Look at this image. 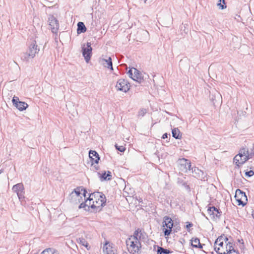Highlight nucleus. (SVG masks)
<instances>
[{"label": "nucleus", "mask_w": 254, "mask_h": 254, "mask_svg": "<svg viewBox=\"0 0 254 254\" xmlns=\"http://www.w3.org/2000/svg\"><path fill=\"white\" fill-rule=\"evenodd\" d=\"M134 70V73L132 79L137 82L138 83H141L143 81V77L142 75V73L136 68H133Z\"/></svg>", "instance_id": "dca6fc26"}, {"label": "nucleus", "mask_w": 254, "mask_h": 254, "mask_svg": "<svg viewBox=\"0 0 254 254\" xmlns=\"http://www.w3.org/2000/svg\"><path fill=\"white\" fill-rule=\"evenodd\" d=\"M157 252V254H169L171 253V252L170 250L161 247H158Z\"/></svg>", "instance_id": "a878e982"}, {"label": "nucleus", "mask_w": 254, "mask_h": 254, "mask_svg": "<svg viewBox=\"0 0 254 254\" xmlns=\"http://www.w3.org/2000/svg\"><path fill=\"white\" fill-rule=\"evenodd\" d=\"M89 157L92 161V164L94 163L98 164L100 160L99 156L96 151L90 150L89 152Z\"/></svg>", "instance_id": "f3484780"}, {"label": "nucleus", "mask_w": 254, "mask_h": 254, "mask_svg": "<svg viewBox=\"0 0 254 254\" xmlns=\"http://www.w3.org/2000/svg\"><path fill=\"white\" fill-rule=\"evenodd\" d=\"M219 2L217 3V5L221 9H223L226 7V5L225 2V0H219Z\"/></svg>", "instance_id": "c85d7f7f"}, {"label": "nucleus", "mask_w": 254, "mask_h": 254, "mask_svg": "<svg viewBox=\"0 0 254 254\" xmlns=\"http://www.w3.org/2000/svg\"><path fill=\"white\" fill-rule=\"evenodd\" d=\"M235 197L238 202V205L245 206L248 201L247 196L245 192L240 189H237L235 192Z\"/></svg>", "instance_id": "0eeeda50"}, {"label": "nucleus", "mask_w": 254, "mask_h": 254, "mask_svg": "<svg viewBox=\"0 0 254 254\" xmlns=\"http://www.w3.org/2000/svg\"><path fill=\"white\" fill-rule=\"evenodd\" d=\"M122 254H128L126 252H124Z\"/></svg>", "instance_id": "de8ad7c7"}, {"label": "nucleus", "mask_w": 254, "mask_h": 254, "mask_svg": "<svg viewBox=\"0 0 254 254\" xmlns=\"http://www.w3.org/2000/svg\"><path fill=\"white\" fill-rule=\"evenodd\" d=\"M53 254L52 253H51V254Z\"/></svg>", "instance_id": "864d4df0"}, {"label": "nucleus", "mask_w": 254, "mask_h": 254, "mask_svg": "<svg viewBox=\"0 0 254 254\" xmlns=\"http://www.w3.org/2000/svg\"><path fill=\"white\" fill-rule=\"evenodd\" d=\"M146 113V109H142L140 110L138 112V116H143Z\"/></svg>", "instance_id": "72a5a7b5"}, {"label": "nucleus", "mask_w": 254, "mask_h": 254, "mask_svg": "<svg viewBox=\"0 0 254 254\" xmlns=\"http://www.w3.org/2000/svg\"><path fill=\"white\" fill-rule=\"evenodd\" d=\"M248 160V158L243 157L240 154H237L234 158L233 162L237 166H240Z\"/></svg>", "instance_id": "2eb2a0df"}, {"label": "nucleus", "mask_w": 254, "mask_h": 254, "mask_svg": "<svg viewBox=\"0 0 254 254\" xmlns=\"http://www.w3.org/2000/svg\"><path fill=\"white\" fill-rule=\"evenodd\" d=\"M94 167H95V169L96 170H98V169H99V166H96V165H95V166H94Z\"/></svg>", "instance_id": "c03bdc74"}, {"label": "nucleus", "mask_w": 254, "mask_h": 254, "mask_svg": "<svg viewBox=\"0 0 254 254\" xmlns=\"http://www.w3.org/2000/svg\"><path fill=\"white\" fill-rule=\"evenodd\" d=\"M86 47L84 45L82 47V55L84 57L85 60L87 63H88L91 59L92 55V48L91 47V44L89 42H87Z\"/></svg>", "instance_id": "9b49d317"}, {"label": "nucleus", "mask_w": 254, "mask_h": 254, "mask_svg": "<svg viewBox=\"0 0 254 254\" xmlns=\"http://www.w3.org/2000/svg\"><path fill=\"white\" fill-rule=\"evenodd\" d=\"M219 96H221V95H219V93H217V97L218 98H219Z\"/></svg>", "instance_id": "49530a36"}, {"label": "nucleus", "mask_w": 254, "mask_h": 254, "mask_svg": "<svg viewBox=\"0 0 254 254\" xmlns=\"http://www.w3.org/2000/svg\"><path fill=\"white\" fill-rule=\"evenodd\" d=\"M128 252L131 254H139L141 244L136 236H131L126 240Z\"/></svg>", "instance_id": "f03ea898"}, {"label": "nucleus", "mask_w": 254, "mask_h": 254, "mask_svg": "<svg viewBox=\"0 0 254 254\" xmlns=\"http://www.w3.org/2000/svg\"><path fill=\"white\" fill-rule=\"evenodd\" d=\"M12 190L13 192L16 193L19 201L22 205L25 202V197L24 196L25 189L22 183H18L12 187Z\"/></svg>", "instance_id": "20e7f679"}, {"label": "nucleus", "mask_w": 254, "mask_h": 254, "mask_svg": "<svg viewBox=\"0 0 254 254\" xmlns=\"http://www.w3.org/2000/svg\"><path fill=\"white\" fill-rule=\"evenodd\" d=\"M226 249V251L220 252V248L217 249L216 247H215V251L218 254H230L232 252H236V250L234 249L233 246V243H231L230 242H229L228 243H227ZM237 253H238V251H237Z\"/></svg>", "instance_id": "ddd939ff"}, {"label": "nucleus", "mask_w": 254, "mask_h": 254, "mask_svg": "<svg viewBox=\"0 0 254 254\" xmlns=\"http://www.w3.org/2000/svg\"><path fill=\"white\" fill-rule=\"evenodd\" d=\"M223 237L222 236H219L216 240V241H215V242L214 243V248L216 247L217 249L218 248L216 247L217 245H218L219 246H220V247L222 248L221 249H220V250L219 251L220 252H222L223 251H224V249H223L224 243H223Z\"/></svg>", "instance_id": "6ab92c4d"}, {"label": "nucleus", "mask_w": 254, "mask_h": 254, "mask_svg": "<svg viewBox=\"0 0 254 254\" xmlns=\"http://www.w3.org/2000/svg\"><path fill=\"white\" fill-rule=\"evenodd\" d=\"M49 26L54 33H57L59 28V21L53 15H49L48 18Z\"/></svg>", "instance_id": "1a4fd4ad"}, {"label": "nucleus", "mask_w": 254, "mask_h": 254, "mask_svg": "<svg viewBox=\"0 0 254 254\" xmlns=\"http://www.w3.org/2000/svg\"><path fill=\"white\" fill-rule=\"evenodd\" d=\"M174 231L175 232H177V230H175V229H174Z\"/></svg>", "instance_id": "3c124183"}, {"label": "nucleus", "mask_w": 254, "mask_h": 254, "mask_svg": "<svg viewBox=\"0 0 254 254\" xmlns=\"http://www.w3.org/2000/svg\"><path fill=\"white\" fill-rule=\"evenodd\" d=\"M172 136L176 139H180L182 137L181 131L178 128H174L172 130Z\"/></svg>", "instance_id": "5701e85b"}, {"label": "nucleus", "mask_w": 254, "mask_h": 254, "mask_svg": "<svg viewBox=\"0 0 254 254\" xmlns=\"http://www.w3.org/2000/svg\"><path fill=\"white\" fill-rule=\"evenodd\" d=\"M88 201L89 202V200H88ZM87 204H88V206H89V205H90V204H89V203H88V202H87Z\"/></svg>", "instance_id": "8fccbe9b"}, {"label": "nucleus", "mask_w": 254, "mask_h": 254, "mask_svg": "<svg viewBox=\"0 0 254 254\" xmlns=\"http://www.w3.org/2000/svg\"><path fill=\"white\" fill-rule=\"evenodd\" d=\"M254 175V172L253 171L251 170L248 172H246L245 173V175L247 177H250L253 176Z\"/></svg>", "instance_id": "f704fd0d"}, {"label": "nucleus", "mask_w": 254, "mask_h": 254, "mask_svg": "<svg viewBox=\"0 0 254 254\" xmlns=\"http://www.w3.org/2000/svg\"><path fill=\"white\" fill-rule=\"evenodd\" d=\"M107 180L109 181L112 179V175L111 172L110 171L107 172V174H106Z\"/></svg>", "instance_id": "c9c22d12"}, {"label": "nucleus", "mask_w": 254, "mask_h": 254, "mask_svg": "<svg viewBox=\"0 0 254 254\" xmlns=\"http://www.w3.org/2000/svg\"><path fill=\"white\" fill-rule=\"evenodd\" d=\"M191 246L193 247L196 248H202V245H201L200 243V240L197 238H193L191 240Z\"/></svg>", "instance_id": "a211bd4d"}, {"label": "nucleus", "mask_w": 254, "mask_h": 254, "mask_svg": "<svg viewBox=\"0 0 254 254\" xmlns=\"http://www.w3.org/2000/svg\"><path fill=\"white\" fill-rule=\"evenodd\" d=\"M81 191H83V193L80 191L79 188H77L70 193V196L71 199L72 200V198L74 197L75 201L77 200L78 201V202H76V203H80L81 202V199H82L81 194L84 196V199H85L86 198V193H87V191L85 189H81Z\"/></svg>", "instance_id": "423d86ee"}, {"label": "nucleus", "mask_w": 254, "mask_h": 254, "mask_svg": "<svg viewBox=\"0 0 254 254\" xmlns=\"http://www.w3.org/2000/svg\"><path fill=\"white\" fill-rule=\"evenodd\" d=\"M144 33H145V34H148V33L147 31H145V32H144Z\"/></svg>", "instance_id": "09e8293b"}, {"label": "nucleus", "mask_w": 254, "mask_h": 254, "mask_svg": "<svg viewBox=\"0 0 254 254\" xmlns=\"http://www.w3.org/2000/svg\"><path fill=\"white\" fill-rule=\"evenodd\" d=\"M240 155H241L243 157L248 158V159H249V153L248 149L246 148H241L239 151V153Z\"/></svg>", "instance_id": "393cba45"}, {"label": "nucleus", "mask_w": 254, "mask_h": 254, "mask_svg": "<svg viewBox=\"0 0 254 254\" xmlns=\"http://www.w3.org/2000/svg\"><path fill=\"white\" fill-rule=\"evenodd\" d=\"M48 251H43L41 254H47Z\"/></svg>", "instance_id": "37998d69"}, {"label": "nucleus", "mask_w": 254, "mask_h": 254, "mask_svg": "<svg viewBox=\"0 0 254 254\" xmlns=\"http://www.w3.org/2000/svg\"><path fill=\"white\" fill-rule=\"evenodd\" d=\"M252 216L254 219V209H253L252 211Z\"/></svg>", "instance_id": "a18cd8bd"}, {"label": "nucleus", "mask_w": 254, "mask_h": 254, "mask_svg": "<svg viewBox=\"0 0 254 254\" xmlns=\"http://www.w3.org/2000/svg\"><path fill=\"white\" fill-rule=\"evenodd\" d=\"M138 235V232L137 231H135L134 234V235L133 236H137Z\"/></svg>", "instance_id": "a19ab883"}, {"label": "nucleus", "mask_w": 254, "mask_h": 254, "mask_svg": "<svg viewBox=\"0 0 254 254\" xmlns=\"http://www.w3.org/2000/svg\"><path fill=\"white\" fill-rule=\"evenodd\" d=\"M186 223H187V225L186 226V228L187 229V231L189 232H190V228L193 226V224L190 222H187Z\"/></svg>", "instance_id": "2f4dec72"}, {"label": "nucleus", "mask_w": 254, "mask_h": 254, "mask_svg": "<svg viewBox=\"0 0 254 254\" xmlns=\"http://www.w3.org/2000/svg\"><path fill=\"white\" fill-rule=\"evenodd\" d=\"M182 185L186 188V190H190V187L187 184V183L184 182L183 183Z\"/></svg>", "instance_id": "e433bc0d"}, {"label": "nucleus", "mask_w": 254, "mask_h": 254, "mask_svg": "<svg viewBox=\"0 0 254 254\" xmlns=\"http://www.w3.org/2000/svg\"><path fill=\"white\" fill-rule=\"evenodd\" d=\"M208 214L212 218H220L222 212L215 206L208 207L207 209Z\"/></svg>", "instance_id": "4468645a"}, {"label": "nucleus", "mask_w": 254, "mask_h": 254, "mask_svg": "<svg viewBox=\"0 0 254 254\" xmlns=\"http://www.w3.org/2000/svg\"><path fill=\"white\" fill-rule=\"evenodd\" d=\"M191 170H192V175L195 178L201 180H203L204 181L206 179V174L199 169L198 168L195 167L194 168H191Z\"/></svg>", "instance_id": "f8f14e48"}, {"label": "nucleus", "mask_w": 254, "mask_h": 254, "mask_svg": "<svg viewBox=\"0 0 254 254\" xmlns=\"http://www.w3.org/2000/svg\"><path fill=\"white\" fill-rule=\"evenodd\" d=\"M14 106L19 111H23L26 110L28 106L24 102L19 101Z\"/></svg>", "instance_id": "412c9836"}, {"label": "nucleus", "mask_w": 254, "mask_h": 254, "mask_svg": "<svg viewBox=\"0 0 254 254\" xmlns=\"http://www.w3.org/2000/svg\"><path fill=\"white\" fill-rule=\"evenodd\" d=\"M102 61L105 62V63L103 64L105 67H106L112 70L113 69L112 60L111 57H108L107 59H102Z\"/></svg>", "instance_id": "aec40b11"}, {"label": "nucleus", "mask_w": 254, "mask_h": 254, "mask_svg": "<svg viewBox=\"0 0 254 254\" xmlns=\"http://www.w3.org/2000/svg\"><path fill=\"white\" fill-rule=\"evenodd\" d=\"M127 73L129 74V76L132 78L133 77V74L132 73V69H130L128 71Z\"/></svg>", "instance_id": "4c0bfd02"}, {"label": "nucleus", "mask_w": 254, "mask_h": 254, "mask_svg": "<svg viewBox=\"0 0 254 254\" xmlns=\"http://www.w3.org/2000/svg\"><path fill=\"white\" fill-rule=\"evenodd\" d=\"M253 148H254V146H253Z\"/></svg>", "instance_id": "5fc2aeb1"}, {"label": "nucleus", "mask_w": 254, "mask_h": 254, "mask_svg": "<svg viewBox=\"0 0 254 254\" xmlns=\"http://www.w3.org/2000/svg\"><path fill=\"white\" fill-rule=\"evenodd\" d=\"M168 137V134L167 133H164L162 136V138L165 139Z\"/></svg>", "instance_id": "58836bf2"}, {"label": "nucleus", "mask_w": 254, "mask_h": 254, "mask_svg": "<svg viewBox=\"0 0 254 254\" xmlns=\"http://www.w3.org/2000/svg\"><path fill=\"white\" fill-rule=\"evenodd\" d=\"M86 27L82 22H79L77 23V33H84L86 31Z\"/></svg>", "instance_id": "4be33fe9"}, {"label": "nucleus", "mask_w": 254, "mask_h": 254, "mask_svg": "<svg viewBox=\"0 0 254 254\" xmlns=\"http://www.w3.org/2000/svg\"><path fill=\"white\" fill-rule=\"evenodd\" d=\"M85 201L80 203L78 208H84L85 210H87V208H89V206L88 204H87L88 200H89V197L87 198V199H84Z\"/></svg>", "instance_id": "bb28decb"}, {"label": "nucleus", "mask_w": 254, "mask_h": 254, "mask_svg": "<svg viewBox=\"0 0 254 254\" xmlns=\"http://www.w3.org/2000/svg\"><path fill=\"white\" fill-rule=\"evenodd\" d=\"M223 240L225 241V242H227V241L228 240V238L227 237H223Z\"/></svg>", "instance_id": "79ce46f5"}, {"label": "nucleus", "mask_w": 254, "mask_h": 254, "mask_svg": "<svg viewBox=\"0 0 254 254\" xmlns=\"http://www.w3.org/2000/svg\"><path fill=\"white\" fill-rule=\"evenodd\" d=\"M89 200V204H91V201L93 200L91 208H95V211L97 212L101 210L102 207L105 205L106 198L105 195L102 192L97 191L90 194Z\"/></svg>", "instance_id": "f257e3e1"}, {"label": "nucleus", "mask_w": 254, "mask_h": 254, "mask_svg": "<svg viewBox=\"0 0 254 254\" xmlns=\"http://www.w3.org/2000/svg\"><path fill=\"white\" fill-rule=\"evenodd\" d=\"M78 243L82 245V246H84L87 248V250H89L90 249V247H89V244L87 243V242L84 239V238H79L78 239Z\"/></svg>", "instance_id": "cd10ccee"}, {"label": "nucleus", "mask_w": 254, "mask_h": 254, "mask_svg": "<svg viewBox=\"0 0 254 254\" xmlns=\"http://www.w3.org/2000/svg\"><path fill=\"white\" fill-rule=\"evenodd\" d=\"M1 173V170H0V174Z\"/></svg>", "instance_id": "603ef678"}, {"label": "nucleus", "mask_w": 254, "mask_h": 254, "mask_svg": "<svg viewBox=\"0 0 254 254\" xmlns=\"http://www.w3.org/2000/svg\"><path fill=\"white\" fill-rule=\"evenodd\" d=\"M115 147L118 150H119L122 152H124L126 149V148L124 146H118L117 144H116Z\"/></svg>", "instance_id": "7c9ffc66"}, {"label": "nucleus", "mask_w": 254, "mask_h": 254, "mask_svg": "<svg viewBox=\"0 0 254 254\" xmlns=\"http://www.w3.org/2000/svg\"><path fill=\"white\" fill-rule=\"evenodd\" d=\"M44 251H48L47 254H51V253H52V250H51V249H47L45 250Z\"/></svg>", "instance_id": "ea45409f"}, {"label": "nucleus", "mask_w": 254, "mask_h": 254, "mask_svg": "<svg viewBox=\"0 0 254 254\" xmlns=\"http://www.w3.org/2000/svg\"><path fill=\"white\" fill-rule=\"evenodd\" d=\"M116 88L117 90L127 92L129 89V84L125 79H120L117 81Z\"/></svg>", "instance_id": "6e6552de"}, {"label": "nucleus", "mask_w": 254, "mask_h": 254, "mask_svg": "<svg viewBox=\"0 0 254 254\" xmlns=\"http://www.w3.org/2000/svg\"><path fill=\"white\" fill-rule=\"evenodd\" d=\"M109 242H106L103 246L104 252H106L107 254H110L111 253H114V251L112 250V247L110 245L108 246Z\"/></svg>", "instance_id": "b1692460"}, {"label": "nucleus", "mask_w": 254, "mask_h": 254, "mask_svg": "<svg viewBox=\"0 0 254 254\" xmlns=\"http://www.w3.org/2000/svg\"><path fill=\"white\" fill-rule=\"evenodd\" d=\"M19 101V98L17 97L14 96L12 98V102L13 104L15 106Z\"/></svg>", "instance_id": "473e14b6"}, {"label": "nucleus", "mask_w": 254, "mask_h": 254, "mask_svg": "<svg viewBox=\"0 0 254 254\" xmlns=\"http://www.w3.org/2000/svg\"><path fill=\"white\" fill-rule=\"evenodd\" d=\"M173 221L171 218L168 216H165L163 218V226L166 227L163 229V232L165 236H169L172 231L173 227Z\"/></svg>", "instance_id": "39448f33"}, {"label": "nucleus", "mask_w": 254, "mask_h": 254, "mask_svg": "<svg viewBox=\"0 0 254 254\" xmlns=\"http://www.w3.org/2000/svg\"><path fill=\"white\" fill-rule=\"evenodd\" d=\"M98 175L100 178L101 181L107 180L106 173L105 171L104 173L101 174L100 173H98Z\"/></svg>", "instance_id": "c756f323"}, {"label": "nucleus", "mask_w": 254, "mask_h": 254, "mask_svg": "<svg viewBox=\"0 0 254 254\" xmlns=\"http://www.w3.org/2000/svg\"><path fill=\"white\" fill-rule=\"evenodd\" d=\"M40 49L38 47L35 41H33L29 45L27 51L23 53L21 59L24 61L28 62L30 59L34 58L36 54H38Z\"/></svg>", "instance_id": "7ed1b4c3"}, {"label": "nucleus", "mask_w": 254, "mask_h": 254, "mask_svg": "<svg viewBox=\"0 0 254 254\" xmlns=\"http://www.w3.org/2000/svg\"><path fill=\"white\" fill-rule=\"evenodd\" d=\"M178 163L180 166V169L182 171L187 172L188 170H191V166L190 160L185 158L180 159L178 161Z\"/></svg>", "instance_id": "9d476101"}]
</instances>
